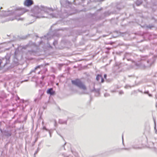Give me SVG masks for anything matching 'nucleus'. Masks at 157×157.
<instances>
[{"instance_id": "obj_6", "label": "nucleus", "mask_w": 157, "mask_h": 157, "mask_svg": "<svg viewBox=\"0 0 157 157\" xmlns=\"http://www.w3.org/2000/svg\"><path fill=\"white\" fill-rule=\"evenodd\" d=\"M45 76H42L41 77V78L42 79H43L44 78Z\"/></svg>"}, {"instance_id": "obj_2", "label": "nucleus", "mask_w": 157, "mask_h": 157, "mask_svg": "<svg viewBox=\"0 0 157 157\" xmlns=\"http://www.w3.org/2000/svg\"><path fill=\"white\" fill-rule=\"evenodd\" d=\"M33 4V2L32 0H25L24 4L25 6H29Z\"/></svg>"}, {"instance_id": "obj_7", "label": "nucleus", "mask_w": 157, "mask_h": 157, "mask_svg": "<svg viewBox=\"0 0 157 157\" xmlns=\"http://www.w3.org/2000/svg\"><path fill=\"white\" fill-rule=\"evenodd\" d=\"M106 75H104V77H105V78H106Z\"/></svg>"}, {"instance_id": "obj_1", "label": "nucleus", "mask_w": 157, "mask_h": 157, "mask_svg": "<svg viewBox=\"0 0 157 157\" xmlns=\"http://www.w3.org/2000/svg\"><path fill=\"white\" fill-rule=\"evenodd\" d=\"M71 82L73 84L79 88L83 90H86V86L84 83L82 82L79 79H76L75 80H72Z\"/></svg>"}, {"instance_id": "obj_5", "label": "nucleus", "mask_w": 157, "mask_h": 157, "mask_svg": "<svg viewBox=\"0 0 157 157\" xmlns=\"http://www.w3.org/2000/svg\"><path fill=\"white\" fill-rule=\"evenodd\" d=\"M43 65H39V66H36L35 68V70H36L37 69H38V68H39L40 67H42V66Z\"/></svg>"}, {"instance_id": "obj_4", "label": "nucleus", "mask_w": 157, "mask_h": 157, "mask_svg": "<svg viewBox=\"0 0 157 157\" xmlns=\"http://www.w3.org/2000/svg\"><path fill=\"white\" fill-rule=\"evenodd\" d=\"M47 93L51 95H53L55 94V92L53 90L52 88L48 89L47 91Z\"/></svg>"}, {"instance_id": "obj_9", "label": "nucleus", "mask_w": 157, "mask_h": 157, "mask_svg": "<svg viewBox=\"0 0 157 157\" xmlns=\"http://www.w3.org/2000/svg\"><path fill=\"white\" fill-rule=\"evenodd\" d=\"M148 94V92H146Z\"/></svg>"}, {"instance_id": "obj_10", "label": "nucleus", "mask_w": 157, "mask_h": 157, "mask_svg": "<svg viewBox=\"0 0 157 157\" xmlns=\"http://www.w3.org/2000/svg\"><path fill=\"white\" fill-rule=\"evenodd\" d=\"M24 13H22L21 14H23Z\"/></svg>"}, {"instance_id": "obj_8", "label": "nucleus", "mask_w": 157, "mask_h": 157, "mask_svg": "<svg viewBox=\"0 0 157 157\" xmlns=\"http://www.w3.org/2000/svg\"><path fill=\"white\" fill-rule=\"evenodd\" d=\"M148 95H149V96L150 97H151V94H148Z\"/></svg>"}, {"instance_id": "obj_3", "label": "nucleus", "mask_w": 157, "mask_h": 157, "mask_svg": "<svg viewBox=\"0 0 157 157\" xmlns=\"http://www.w3.org/2000/svg\"><path fill=\"white\" fill-rule=\"evenodd\" d=\"M96 79L98 81H99L101 79V83H103L104 81L103 78L102 77V75H98L96 77Z\"/></svg>"}]
</instances>
